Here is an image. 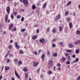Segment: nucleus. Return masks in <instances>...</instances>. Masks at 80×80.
Wrapping results in <instances>:
<instances>
[{"instance_id": "f257e3e1", "label": "nucleus", "mask_w": 80, "mask_h": 80, "mask_svg": "<svg viewBox=\"0 0 80 80\" xmlns=\"http://www.w3.org/2000/svg\"><path fill=\"white\" fill-rule=\"evenodd\" d=\"M61 18V16L60 15H58L56 16V18L55 19V21L56 22H58V20H59Z\"/></svg>"}, {"instance_id": "f03ea898", "label": "nucleus", "mask_w": 80, "mask_h": 80, "mask_svg": "<svg viewBox=\"0 0 80 80\" xmlns=\"http://www.w3.org/2000/svg\"><path fill=\"white\" fill-rule=\"evenodd\" d=\"M48 63L49 67H51L52 66V65H53V62L51 60L49 61Z\"/></svg>"}, {"instance_id": "7ed1b4c3", "label": "nucleus", "mask_w": 80, "mask_h": 80, "mask_svg": "<svg viewBox=\"0 0 80 80\" xmlns=\"http://www.w3.org/2000/svg\"><path fill=\"white\" fill-rule=\"evenodd\" d=\"M23 2L25 5L26 6L28 5V0H23Z\"/></svg>"}, {"instance_id": "20e7f679", "label": "nucleus", "mask_w": 80, "mask_h": 80, "mask_svg": "<svg viewBox=\"0 0 80 80\" xmlns=\"http://www.w3.org/2000/svg\"><path fill=\"white\" fill-rule=\"evenodd\" d=\"M39 41L40 43H42L43 45L45 44V39L44 38H42V39L39 40Z\"/></svg>"}, {"instance_id": "39448f33", "label": "nucleus", "mask_w": 80, "mask_h": 80, "mask_svg": "<svg viewBox=\"0 0 80 80\" xmlns=\"http://www.w3.org/2000/svg\"><path fill=\"white\" fill-rule=\"evenodd\" d=\"M10 7L8 6L6 9V11L7 12L8 14H9L10 13Z\"/></svg>"}, {"instance_id": "423d86ee", "label": "nucleus", "mask_w": 80, "mask_h": 80, "mask_svg": "<svg viewBox=\"0 0 80 80\" xmlns=\"http://www.w3.org/2000/svg\"><path fill=\"white\" fill-rule=\"evenodd\" d=\"M63 27V25L62 24L59 26V31L60 32H62L63 30L62 28Z\"/></svg>"}, {"instance_id": "0eeeda50", "label": "nucleus", "mask_w": 80, "mask_h": 80, "mask_svg": "<svg viewBox=\"0 0 80 80\" xmlns=\"http://www.w3.org/2000/svg\"><path fill=\"white\" fill-rule=\"evenodd\" d=\"M39 64V62H35L33 63V67H36L37 66H38V65Z\"/></svg>"}, {"instance_id": "6e6552de", "label": "nucleus", "mask_w": 80, "mask_h": 80, "mask_svg": "<svg viewBox=\"0 0 80 80\" xmlns=\"http://www.w3.org/2000/svg\"><path fill=\"white\" fill-rule=\"evenodd\" d=\"M13 23H11L9 25V30H11L12 29V28H13Z\"/></svg>"}, {"instance_id": "1a4fd4ad", "label": "nucleus", "mask_w": 80, "mask_h": 80, "mask_svg": "<svg viewBox=\"0 0 80 80\" xmlns=\"http://www.w3.org/2000/svg\"><path fill=\"white\" fill-rule=\"evenodd\" d=\"M8 17V15L6 14L5 16V21L6 23L7 22Z\"/></svg>"}, {"instance_id": "9d476101", "label": "nucleus", "mask_w": 80, "mask_h": 80, "mask_svg": "<svg viewBox=\"0 0 80 80\" xmlns=\"http://www.w3.org/2000/svg\"><path fill=\"white\" fill-rule=\"evenodd\" d=\"M69 27L70 29H72V28L73 25L72 24V22H70L69 23Z\"/></svg>"}, {"instance_id": "9b49d317", "label": "nucleus", "mask_w": 80, "mask_h": 80, "mask_svg": "<svg viewBox=\"0 0 80 80\" xmlns=\"http://www.w3.org/2000/svg\"><path fill=\"white\" fill-rule=\"evenodd\" d=\"M15 47L17 48V49H18L19 48V47H20V46L18 45V43L17 42H15Z\"/></svg>"}, {"instance_id": "f8f14e48", "label": "nucleus", "mask_w": 80, "mask_h": 80, "mask_svg": "<svg viewBox=\"0 0 80 80\" xmlns=\"http://www.w3.org/2000/svg\"><path fill=\"white\" fill-rule=\"evenodd\" d=\"M41 58H42V60H43V61H44V58H45V54L43 53L41 57Z\"/></svg>"}, {"instance_id": "ddd939ff", "label": "nucleus", "mask_w": 80, "mask_h": 80, "mask_svg": "<svg viewBox=\"0 0 80 80\" xmlns=\"http://www.w3.org/2000/svg\"><path fill=\"white\" fill-rule=\"evenodd\" d=\"M37 38V36L35 35L33 37H32V39H33V40H35V39H36Z\"/></svg>"}, {"instance_id": "4468645a", "label": "nucleus", "mask_w": 80, "mask_h": 80, "mask_svg": "<svg viewBox=\"0 0 80 80\" xmlns=\"http://www.w3.org/2000/svg\"><path fill=\"white\" fill-rule=\"evenodd\" d=\"M15 75L18 77V78H20V77L19 76V75H18V74L15 71Z\"/></svg>"}, {"instance_id": "2eb2a0df", "label": "nucleus", "mask_w": 80, "mask_h": 80, "mask_svg": "<svg viewBox=\"0 0 80 80\" xmlns=\"http://www.w3.org/2000/svg\"><path fill=\"white\" fill-rule=\"evenodd\" d=\"M66 52L69 53H71L72 52V49L67 50Z\"/></svg>"}, {"instance_id": "dca6fc26", "label": "nucleus", "mask_w": 80, "mask_h": 80, "mask_svg": "<svg viewBox=\"0 0 80 80\" xmlns=\"http://www.w3.org/2000/svg\"><path fill=\"white\" fill-rule=\"evenodd\" d=\"M69 48H73V45L72 44H70L69 45Z\"/></svg>"}, {"instance_id": "f3484780", "label": "nucleus", "mask_w": 80, "mask_h": 80, "mask_svg": "<svg viewBox=\"0 0 80 80\" xmlns=\"http://www.w3.org/2000/svg\"><path fill=\"white\" fill-rule=\"evenodd\" d=\"M10 69V67H6L5 68V70H8Z\"/></svg>"}, {"instance_id": "a211bd4d", "label": "nucleus", "mask_w": 80, "mask_h": 80, "mask_svg": "<svg viewBox=\"0 0 80 80\" xmlns=\"http://www.w3.org/2000/svg\"><path fill=\"white\" fill-rule=\"evenodd\" d=\"M53 56L54 57H55L57 56V53H54L53 54Z\"/></svg>"}, {"instance_id": "6ab92c4d", "label": "nucleus", "mask_w": 80, "mask_h": 80, "mask_svg": "<svg viewBox=\"0 0 80 80\" xmlns=\"http://www.w3.org/2000/svg\"><path fill=\"white\" fill-rule=\"evenodd\" d=\"M26 31V29L25 28H24L23 29H21V32H24Z\"/></svg>"}, {"instance_id": "aec40b11", "label": "nucleus", "mask_w": 80, "mask_h": 80, "mask_svg": "<svg viewBox=\"0 0 80 80\" xmlns=\"http://www.w3.org/2000/svg\"><path fill=\"white\" fill-rule=\"evenodd\" d=\"M72 3V2L71 1H69L67 4V6H69V5H70Z\"/></svg>"}, {"instance_id": "412c9836", "label": "nucleus", "mask_w": 80, "mask_h": 80, "mask_svg": "<svg viewBox=\"0 0 80 80\" xmlns=\"http://www.w3.org/2000/svg\"><path fill=\"white\" fill-rule=\"evenodd\" d=\"M32 7V9H35L36 8V6H35V5L34 4H33Z\"/></svg>"}, {"instance_id": "4be33fe9", "label": "nucleus", "mask_w": 80, "mask_h": 80, "mask_svg": "<svg viewBox=\"0 0 80 80\" xmlns=\"http://www.w3.org/2000/svg\"><path fill=\"white\" fill-rule=\"evenodd\" d=\"M47 3H45V4H44L42 6V8H45V7H46V6H47Z\"/></svg>"}, {"instance_id": "5701e85b", "label": "nucleus", "mask_w": 80, "mask_h": 80, "mask_svg": "<svg viewBox=\"0 0 80 80\" xmlns=\"http://www.w3.org/2000/svg\"><path fill=\"white\" fill-rule=\"evenodd\" d=\"M48 73L49 75L52 74V72L51 71H49L48 72Z\"/></svg>"}, {"instance_id": "b1692460", "label": "nucleus", "mask_w": 80, "mask_h": 80, "mask_svg": "<svg viewBox=\"0 0 80 80\" xmlns=\"http://www.w3.org/2000/svg\"><path fill=\"white\" fill-rule=\"evenodd\" d=\"M68 11H66L65 13V16H67V15H68Z\"/></svg>"}, {"instance_id": "393cba45", "label": "nucleus", "mask_w": 80, "mask_h": 80, "mask_svg": "<svg viewBox=\"0 0 80 80\" xmlns=\"http://www.w3.org/2000/svg\"><path fill=\"white\" fill-rule=\"evenodd\" d=\"M74 62H78V58H77L74 61Z\"/></svg>"}, {"instance_id": "a878e982", "label": "nucleus", "mask_w": 80, "mask_h": 80, "mask_svg": "<svg viewBox=\"0 0 80 80\" xmlns=\"http://www.w3.org/2000/svg\"><path fill=\"white\" fill-rule=\"evenodd\" d=\"M66 59H67V58H66L63 57L62 58V61H65L66 60Z\"/></svg>"}, {"instance_id": "bb28decb", "label": "nucleus", "mask_w": 80, "mask_h": 80, "mask_svg": "<svg viewBox=\"0 0 80 80\" xmlns=\"http://www.w3.org/2000/svg\"><path fill=\"white\" fill-rule=\"evenodd\" d=\"M28 76V73H26L25 74V78H27Z\"/></svg>"}, {"instance_id": "cd10ccee", "label": "nucleus", "mask_w": 80, "mask_h": 80, "mask_svg": "<svg viewBox=\"0 0 80 80\" xmlns=\"http://www.w3.org/2000/svg\"><path fill=\"white\" fill-rule=\"evenodd\" d=\"M21 18V15H18L17 16V18L18 19L19 18Z\"/></svg>"}, {"instance_id": "c85d7f7f", "label": "nucleus", "mask_w": 80, "mask_h": 80, "mask_svg": "<svg viewBox=\"0 0 80 80\" xmlns=\"http://www.w3.org/2000/svg\"><path fill=\"white\" fill-rule=\"evenodd\" d=\"M23 35L24 37H26L27 35V33L25 32L23 33Z\"/></svg>"}, {"instance_id": "c756f323", "label": "nucleus", "mask_w": 80, "mask_h": 80, "mask_svg": "<svg viewBox=\"0 0 80 80\" xmlns=\"http://www.w3.org/2000/svg\"><path fill=\"white\" fill-rule=\"evenodd\" d=\"M76 53H79V49H77L76 51Z\"/></svg>"}, {"instance_id": "7c9ffc66", "label": "nucleus", "mask_w": 80, "mask_h": 80, "mask_svg": "<svg viewBox=\"0 0 80 80\" xmlns=\"http://www.w3.org/2000/svg\"><path fill=\"white\" fill-rule=\"evenodd\" d=\"M9 48L10 50H11L12 48V45H10L9 46Z\"/></svg>"}, {"instance_id": "2f4dec72", "label": "nucleus", "mask_w": 80, "mask_h": 80, "mask_svg": "<svg viewBox=\"0 0 80 80\" xmlns=\"http://www.w3.org/2000/svg\"><path fill=\"white\" fill-rule=\"evenodd\" d=\"M52 32L54 33H55L56 32V29H53L52 30Z\"/></svg>"}, {"instance_id": "473e14b6", "label": "nucleus", "mask_w": 80, "mask_h": 80, "mask_svg": "<svg viewBox=\"0 0 80 80\" xmlns=\"http://www.w3.org/2000/svg\"><path fill=\"white\" fill-rule=\"evenodd\" d=\"M23 70L24 71V72H27V68H24L23 69Z\"/></svg>"}, {"instance_id": "72a5a7b5", "label": "nucleus", "mask_w": 80, "mask_h": 80, "mask_svg": "<svg viewBox=\"0 0 80 80\" xmlns=\"http://www.w3.org/2000/svg\"><path fill=\"white\" fill-rule=\"evenodd\" d=\"M67 57L68 58V60H71V58H70V56L69 55V56Z\"/></svg>"}, {"instance_id": "f704fd0d", "label": "nucleus", "mask_w": 80, "mask_h": 80, "mask_svg": "<svg viewBox=\"0 0 80 80\" xmlns=\"http://www.w3.org/2000/svg\"><path fill=\"white\" fill-rule=\"evenodd\" d=\"M74 45H78V41H76L74 42Z\"/></svg>"}, {"instance_id": "c9c22d12", "label": "nucleus", "mask_w": 80, "mask_h": 80, "mask_svg": "<svg viewBox=\"0 0 80 80\" xmlns=\"http://www.w3.org/2000/svg\"><path fill=\"white\" fill-rule=\"evenodd\" d=\"M21 22H23V21H24V18H23V17H22L21 18Z\"/></svg>"}, {"instance_id": "e433bc0d", "label": "nucleus", "mask_w": 80, "mask_h": 80, "mask_svg": "<svg viewBox=\"0 0 80 80\" xmlns=\"http://www.w3.org/2000/svg\"><path fill=\"white\" fill-rule=\"evenodd\" d=\"M17 3L16 2H14V7H17Z\"/></svg>"}, {"instance_id": "4c0bfd02", "label": "nucleus", "mask_w": 80, "mask_h": 80, "mask_svg": "<svg viewBox=\"0 0 80 80\" xmlns=\"http://www.w3.org/2000/svg\"><path fill=\"white\" fill-rule=\"evenodd\" d=\"M80 33V31L79 30H78L77 32V35H79Z\"/></svg>"}, {"instance_id": "58836bf2", "label": "nucleus", "mask_w": 80, "mask_h": 80, "mask_svg": "<svg viewBox=\"0 0 80 80\" xmlns=\"http://www.w3.org/2000/svg\"><path fill=\"white\" fill-rule=\"evenodd\" d=\"M19 52L20 53H21V54H23V51H22V50L19 51Z\"/></svg>"}, {"instance_id": "ea45409f", "label": "nucleus", "mask_w": 80, "mask_h": 80, "mask_svg": "<svg viewBox=\"0 0 80 80\" xmlns=\"http://www.w3.org/2000/svg\"><path fill=\"white\" fill-rule=\"evenodd\" d=\"M11 18H14V16H13V15L12 14H11Z\"/></svg>"}, {"instance_id": "a19ab883", "label": "nucleus", "mask_w": 80, "mask_h": 80, "mask_svg": "<svg viewBox=\"0 0 80 80\" xmlns=\"http://www.w3.org/2000/svg\"><path fill=\"white\" fill-rule=\"evenodd\" d=\"M37 13H38L37 15H39V14L40 13V11H39V10H37Z\"/></svg>"}, {"instance_id": "79ce46f5", "label": "nucleus", "mask_w": 80, "mask_h": 80, "mask_svg": "<svg viewBox=\"0 0 80 80\" xmlns=\"http://www.w3.org/2000/svg\"><path fill=\"white\" fill-rule=\"evenodd\" d=\"M66 20H67V21H68V22H69V21H70V18H67L66 19Z\"/></svg>"}, {"instance_id": "37998d69", "label": "nucleus", "mask_w": 80, "mask_h": 80, "mask_svg": "<svg viewBox=\"0 0 80 80\" xmlns=\"http://www.w3.org/2000/svg\"><path fill=\"white\" fill-rule=\"evenodd\" d=\"M55 43H54V44H52V47H53V48H54V47H55Z\"/></svg>"}, {"instance_id": "c03bdc74", "label": "nucleus", "mask_w": 80, "mask_h": 80, "mask_svg": "<svg viewBox=\"0 0 80 80\" xmlns=\"http://www.w3.org/2000/svg\"><path fill=\"white\" fill-rule=\"evenodd\" d=\"M22 62L21 61H19L18 62L19 65H21L22 64Z\"/></svg>"}, {"instance_id": "a18cd8bd", "label": "nucleus", "mask_w": 80, "mask_h": 80, "mask_svg": "<svg viewBox=\"0 0 80 80\" xmlns=\"http://www.w3.org/2000/svg\"><path fill=\"white\" fill-rule=\"evenodd\" d=\"M40 4V2H38V3H36V5H37V6H38V5H39Z\"/></svg>"}, {"instance_id": "49530a36", "label": "nucleus", "mask_w": 80, "mask_h": 80, "mask_svg": "<svg viewBox=\"0 0 80 80\" xmlns=\"http://www.w3.org/2000/svg\"><path fill=\"white\" fill-rule=\"evenodd\" d=\"M47 54L48 55H50V52H49V51H48Z\"/></svg>"}, {"instance_id": "de8ad7c7", "label": "nucleus", "mask_w": 80, "mask_h": 80, "mask_svg": "<svg viewBox=\"0 0 80 80\" xmlns=\"http://www.w3.org/2000/svg\"><path fill=\"white\" fill-rule=\"evenodd\" d=\"M50 31V28H48L47 29V31L49 32Z\"/></svg>"}, {"instance_id": "09e8293b", "label": "nucleus", "mask_w": 80, "mask_h": 80, "mask_svg": "<svg viewBox=\"0 0 80 80\" xmlns=\"http://www.w3.org/2000/svg\"><path fill=\"white\" fill-rule=\"evenodd\" d=\"M55 41H56V39H54L52 41V42H54Z\"/></svg>"}, {"instance_id": "8fccbe9b", "label": "nucleus", "mask_w": 80, "mask_h": 80, "mask_svg": "<svg viewBox=\"0 0 80 80\" xmlns=\"http://www.w3.org/2000/svg\"><path fill=\"white\" fill-rule=\"evenodd\" d=\"M10 51H8V52L7 53V54L8 55H9V54H10Z\"/></svg>"}, {"instance_id": "3c124183", "label": "nucleus", "mask_w": 80, "mask_h": 80, "mask_svg": "<svg viewBox=\"0 0 80 80\" xmlns=\"http://www.w3.org/2000/svg\"><path fill=\"white\" fill-rule=\"evenodd\" d=\"M57 65H58V67H60V66H61V65L60 64H58Z\"/></svg>"}, {"instance_id": "603ef678", "label": "nucleus", "mask_w": 80, "mask_h": 80, "mask_svg": "<svg viewBox=\"0 0 80 80\" xmlns=\"http://www.w3.org/2000/svg\"><path fill=\"white\" fill-rule=\"evenodd\" d=\"M16 28H14L12 30V31H16Z\"/></svg>"}, {"instance_id": "864d4df0", "label": "nucleus", "mask_w": 80, "mask_h": 80, "mask_svg": "<svg viewBox=\"0 0 80 80\" xmlns=\"http://www.w3.org/2000/svg\"><path fill=\"white\" fill-rule=\"evenodd\" d=\"M37 52H34V54L35 55H37Z\"/></svg>"}, {"instance_id": "5fc2aeb1", "label": "nucleus", "mask_w": 80, "mask_h": 80, "mask_svg": "<svg viewBox=\"0 0 80 80\" xmlns=\"http://www.w3.org/2000/svg\"><path fill=\"white\" fill-rule=\"evenodd\" d=\"M60 44L61 45H63V42H60Z\"/></svg>"}, {"instance_id": "6e6d98bb", "label": "nucleus", "mask_w": 80, "mask_h": 80, "mask_svg": "<svg viewBox=\"0 0 80 80\" xmlns=\"http://www.w3.org/2000/svg\"><path fill=\"white\" fill-rule=\"evenodd\" d=\"M72 57L73 58H75V55L73 54L72 56Z\"/></svg>"}, {"instance_id": "4d7b16f0", "label": "nucleus", "mask_w": 80, "mask_h": 80, "mask_svg": "<svg viewBox=\"0 0 80 80\" xmlns=\"http://www.w3.org/2000/svg\"><path fill=\"white\" fill-rule=\"evenodd\" d=\"M65 56H67V57H68L69 56V55L68 54H67V53H66L65 54Z\"/></svg>"}, {"instance_id": "13d9d810", "label": "nucleus", "mask_w": 80, "mask_h": 80, "mask_svg": "<svg viewBox=\"0 0 80 80\" xmlns=\"http://www.w3.org/2000/svg\"><path fill=\"white\" fill-rule=\"evenodd\" d=\"M3 78V77L2 76V75H1L0 76V80H2V79Z\"/></svg>"}, {"instance_id": "bf43d9fd", "label": "nucleus", "mask_w": 80, "mask_h": 80, "mask_svg": "<svg viewBox=\"0 0 80 80\" xmlns=\"http://www.w3.org/2000/svg\"><path fill=\"white\" fill-rule=\"evenodd\" d=\"M37 32L38 33H39V29H38L37 30Z\"/></svg>"}, {"instance_id": "052dcab7", "label": "nucleus", "mask_w": 80, "mask_h": 80, "mask_svg": "<svg viewBox=\"0 0 80 80\" xmlns=\"http://www.w3.org/2000/svg\"><path fill=\"white\" fill-rule=\"evenodd\" d=\"M17 11H15V12L14 13V15H16L17 14Z\"/></svg>"}, {"instance_id": "680f3d73", "label": "nucleus", "mask_w": 80, "mask_h": 80, "mask_svg": "<svg viewBox=\"0 0 80 80\" xmlns=\"http://www.w3.org/2000/svg\"><path fill=\"white\" fill-rule=\"evenodd\" d=\"M42 52V50H39L38 51V53H40V52Z\"/></svg>"}, {"instance_id": "e2e57ef3", "label": "nucleus", "mask_w": 80, "mask_h": 80, "mask_svg": "<svg viewBox=\"0 0 80 80\" xmlns=\"http://www.w3.org/2000/svg\"><path fill=\"white\" fill-rule=\"evenodd\" d=\"M56 69V68L55 67V66H54L53 68V70H55V69Z\"/></svg>"}, {"instance_id": "0e129e2a", "label": "nucleus", "mask_w": 80, "mask_h": 80, "mask_svg": "<svg viewBox=\"0 0 80 80\" xmlns=\"http://www.w3.org/2000/svg\"><path fill=\"white\" fill-rule=\"evenodd\" d=\"M14 61L15 62H17L18 60H17V59H15L14 60Z\"/></svg>"}, {"instance_id": "69168bd1", "label": "nucleus", "mask_w": 80, "mask_h": 80, "mask_svg": "<svg viewBox=\"0 0 80 80\" xmlns=\"http://www.w3.org/2000/svg\"><path fill=\"white\" fill-rule=\"evenodd\" d=\"M40 71V68H38L37 70V72H39Z\"/></svg>"}, {"instance_id": "338daca9", "label": "nucleus", "mask_w": 80, "mask_h": 80, "mask_svg": "<svg viewBox=\"0 0 80 80\" xmlns=\"http://www.w3.org/2000/svg\"><path fill=\"white\" fill-rule=\"evenodd\" d=\"M43 76V74H41V78H42Z\"/></svg>"}, {"instance_id": "774afa93", "label": "nucleus", "mask_w": 80, "mask_h": 80, "mask_svg": "<svg viewBox=\"0 0 80 80\" xmlns=\"http://www.w3.org/2000/svg\"><path fill=\"white\" fill-rule=\"evenodd\" d=\"M70 61H68L67 62V64H70Z\"/></svg>"}]
</instances>
